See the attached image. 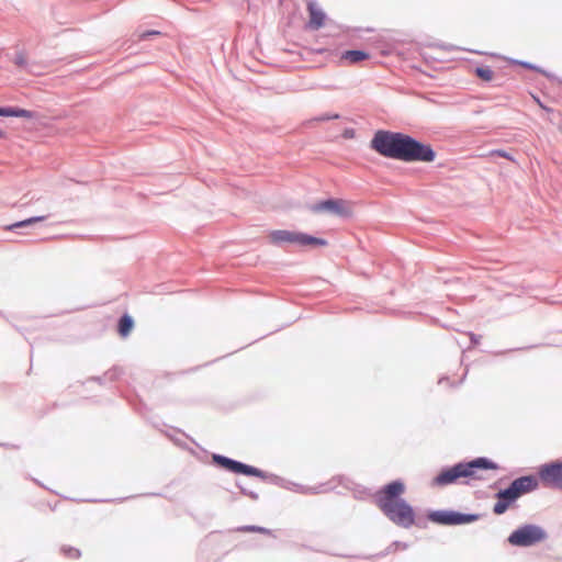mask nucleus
Segmentation results:
<instances>
[{
  "instance_id": "nucleus-1",
  "label": "nucleus",
  "mask_w": 562,
  "mask_h": 562,
  "mask_svg": "<svg viewBox=\"0 0 562 562\" xmlns=\"http://www.w3.org/2000/svg\"><path fill=\"white\" fill-rule=\"evenodd\" d=\"M371 148L380 155L406 162H431L436 153L430 145L423 144L413 137L389 131H378L371 139Z\"/></svg>"
},
{
  "instance_id": "nucleus-2",
  "label": "nucleus",
  "mask_w": 562,
  "mask_h": 562,
  "mask_svg": "<svg viewBox=\"0 0 562 562\" xmlns=\"http://www.w3.org/2000/svg\"><path fill=\"white\" fill-rule=\"evenodd\" d=\"M404 492L405 485L401 481H393L376 493V505L392 522L409 528L415 524V512L401 498Z\"/></svg>"
},
{
  "instance_id": "nucleus-3",
  "label": "nucleus",
  "mask_w": 562,
  "mask_h": 562,
  "mask_svg": "<svg viewBox=\"0 0 562 562\" xmlns=\"http://www.w3.org/2000/svg\"><path fill=\"white\" fill-rule=\"evenodd\" d=\"M497 467L484 458H479L468 463H458L452 468L441 471L432 481V485L445 486L456 483L461 477H470L475 480H482L483 477L479 474V471L492 469L495 470Z\"/></svg>"
},
{
  "instance_id": "nucleus-4",
  "label": "nucleus",
  "mask_w": 562,
  "mask_h": 562,
  "mask_svg": "<svg viewBox=\"0 0 562 562\" xmlns=\"http://www.w3.org/2000/svg\"><path fill=\"white\" fill-rule=\"evenodd\" d=\"M268 238L271 244L274 245H283V244H291V245H297L301 247H316V246H326L327 241L323 238L313 237L311 235H307L305 233L301 232H292L286 229H277L272 231Z\"/></svg>"
},
{
  "instance_id": "nucleus-5",
  "label": "nucleus",
  "mask_w": 562,
  "mask_h": 562,
  "mask_svg": "<svg viewBox=\"0 0 562 562\" xmlns=\"http://www.w3.org/2000/svg\"><path fill=\"white\" fill-rule=\"evenodd\" d=\"M547 539V532L539 526L525 525L514 530L508 542L515 547H531Z\"/></svg>"
},
{
  "instance_id": "nucleus-6",
  "label": "nucleus",
  "mask_w": 562,
  "mask_h": 562,
  "mask_svg": "<svg viewBox=\"0 0 562 562\" xmlns=\"http://www.w3.org/2000/svg\"><path fill=\"white\" fill-rule=\"evenodd\" d=\"M538 487V480L535 476H521L512 482L506 488L501 491V496L508 499H517L520 496L535 491Z\"/></svg>"
},
{
  "instance_id": "nucleus-7",
  "label": "nucleus",
  "mask_w": 562,
  "mask_h": 562,
  "mask_svg": "<svg viewBox=\"0 0 562 562\" xmlns=\"http://www.w3.org/2000/svg\"><path fill=\"white\" fill-rule=\"evenodd\" d=\"M213 460L216 464L224 468L227 471L234 472V473H240L245 475L250 476H257V477H263V472L257 468L244 464L241 462L232 460L227 457L214 454Z\"/></svg>"
},
{
  "instance_id": "nucleus-8",
  "label": "nucleus",
  "mask_w": 562,
  "mask_h": 562,
  "mask_svg": "<svg viewBox=\"0 0 562 562\" xmlns=\"http://www.w3.org/2000/svg\"><path fill=\"white\" fill-rule=\"evenodd\" d=\"M314 213L328 212L339 216H350L352 207L349 202L341 199H329L312 206Z\"/></svg>"
},
{
  "instance_id": "nucleus-9",
  "label": "nucleus",
  "mask_w": 562,
  "mask_h": 562,
  "mask_svg": "<svg viewBox=\"0 0 562 562\" xmlns=\"http://www.w3.org/2000/svg\"><path fill=\"white\" fill-rule=\"evenodd\" d=\"M429 519L440 525H462L477 519L476 515H464L456 512L438 510L429 515Z\"/></svg>"
},
{
  "instance_id": "nucleus-10",
  "label": "nucleus",
  "mask_w": 562,
  "mask_h": 562,
  "mask_svg": "<svg viewBox=\"0 0 562 562\" xmlns=\"http://www.w3.org/2000/svg\"><path fill=\"white\" fill-rule=\"evenodd\" d=\"M539 476L543 484L562 490V464H546L539 470Z\"/></svg>"
},
{
  "instance_id": "nucleus-11",
  "label": "nucleus",
  "mask_w": 562,
  "mask_h": 562,
  "mask_svg": "<svg viewBox=\"0 0 562 562\" xmlns=\"http://www.w3.org/2000/svg\"><path fill=\"white\" fill-rule=\"evenodd\" d=\"M307 10L310 13V26L313 30L321 29L325 23V13L321 8H318L314 2H310L307 4Z\"/></svg>"
},
{
  "instance_id": "nucleus-12",
  "label": "nucleus",
  "mask_w": 562,
  "mask_h": 562,
  "mask_svg": "<svg viewBox=\"0 0 562 562\" xmlns=\"http://www.w3.org/2000/svg\"><path fill=\"white\" fill-rule=\"evenodd\" d=\"M369 54L363 50H346L340 56V63L345 65H355L367 60Z\"/></svg>"
},
{
  "instance_id": "nucleus-13",
  "label": "nucleus",
  "mask_w": 562,
  "mask_h": 562,
  "mask_svg": "<svg viewBox=\"0 0 562 562\" xmlns=\"http://www.w3.org/2000/svg\"><path fill=\"white\" fill-rule=\"evenodd\" d=\"M0 116L32 119L33 113L20 108H0Z\"/></svg>"
},
{
  "instance_id": "nucleus-14",
  "label": "nucleus",
  "mask_w": 562,
  "mask_h": 562,
  "mask_svg": "<svg viewBox=\"0 0 562 562\" xmlns=\"http://www.w3.org/2000/svg\"><path fill=\"white\" fill-rule=\"evenodd\" d=\"M134 327L133 318L125 314L119 322V334L121 337H127Z\"/></svg>"
},
{
  "instance_id": "nucleus-15",
  "label": "nucleus",
  "mask_w": 562,
  "mask_h": 562,
  "mask_svg": "<svg viewBox=\"0 0 562 562\" xmlns=\"http://www.w3.org/2000/svg\"><path fill=\"white\" fill-rule=\"evenodd\" d=\"M497 502L494 505L493 512L496 515L504 514L516 499H508L501 496V491L497 493Z\"/></svg>"
},
{
  "instance_id": "nucleus-16",
  "label": "nucleus",
  "mask_w": 562,
  "mask_h": 562,
  "mask_svg": "<svg viewBox=\"0 0 562 562\" xmlns=\"http://www.w3.org/2000/svg\"><path fill=\"white\" fill-rule=\"evenodd\" d=\"M497 502L494 505L493 512L496 515L504 514L516 499H508L501 496V491L497 493Z\"/></svg>"
},
{
  "instance_id": "nucleus-17",
  "label": "nucleus",
  "mask_w": 562,
  "mask_h": 562,
  "mask_svg": "<svg viewBox=\"0 0 562 562\" xmlns=\"http://www.w3.org/2000/svg\"><path fill=\"white\" fill-rule=\"evenodd\" d=\"M474 72L482 81L490 82L494 79V71L490 67H476Z\"/></svg>"
},
{
  "instance_id": "nucleus-18",
  "label": "nucleus",
  "mask_w": 562,
  "mask_h": 562,
  "mask_svg": "<svg viewBox=\"0 0 562 562\" xmlns=\"http://www.w3.org/2000/svg\"><path fill=\"white\" fill-rule=\"evenodd\" d=\"M46 218V216H34V217H30L27 220H24V221H21V222H16L10 226L7 227V229H14V228H18V227H24V226H29V225H32L34 223H37V222H42Z\"/></svg>"
},
{
  "instance_id": "nucleus-19",
  "label": "nucleus",
  "mask_w": 562,
  "mask_h": 562,
  "mask_svg": "<svg viewBox=\"0 0 562 562\" xmlns=\"http://www.w3.org/2000/svg\"><path fill=\"white\" fill-rule=\"evenodd\" d=\"M61 551L64 555L69 559H78L81 555L80 551L77 548L72 547H63Z\"/></svg>"
},
{
  "instance_id": "nucleus-20",
  "label": "nucleus",
  "mask_w": 562,
  "mask_h": 562,
  "mask_svg": "<svg viewBox=\"0 0 562 562\" xmlns=\"http://www.w3.org/2000/svg\"><path fill=\"white\" fill-rule=\"evenodd\" d=\"M488 156H499V157H504L506 159H509L512 161H515V159L509 155L507 154L506 151L504 150H493L488 154Z\"/></svg>"
},
{
  "instance_id": "nucleus-21",
  "label": "nucleus",
  "mask_w": 562,
  "mask_h": 562,
  "mask_svg": "<svg viewBox=\"0 0 562 562\" xmlns=\"http://www.w3.org/2000/svg\"><path fill=\"white\" fill-rule=\"evenodd\" d=\"M339 117L338 114H333V115H326V116H323L321 117L322 121H325V120H337Z\"/></svg>"
},
{
  "instance_id": "nucleus-22",
  "label": "nucleus",
  "mask_w": 562,
  "mask_h": 562,
  "mask_svg": "<svg viewBox=\"0 0 562 562\" xmlns=\"http://www.w3.org/2000/svg\"><path fill=\"white\" fill-rule=\"evenodd\" d=\"M535 101L537 102V104H539V106L546 111H550V109H548L547 106H544L541 101L537 98V97H533Z\"/></svg>"
},
{
  "instance_id": "nucleus-23",
  "label": "nucleus",
  "mask_w": 562,
  "mask_h": 562,
  "mask_svg": "<svg viewBox=\"0 0 562 562\" xmlns=\"http://www.w3.org/2000/svg\"><path fill=\"white\" fill-rule=\"evenodd\" d=\"M7 137V133L0 128V138H5Z\"/></svg>"
}]
</instances>
